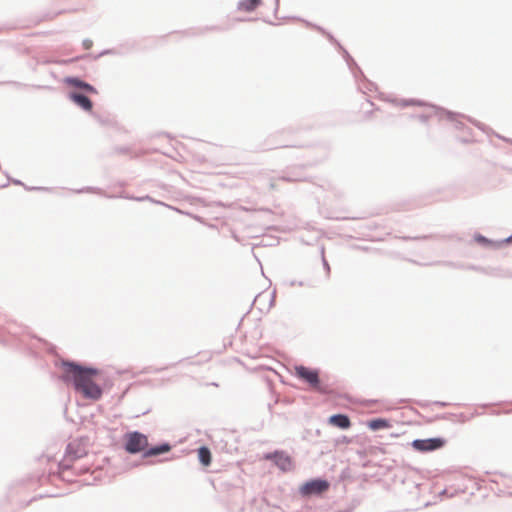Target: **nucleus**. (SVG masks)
<instances>
[{
    "label": "nucleus",
    "mask_w": 512,
    "mask_h": 512,
    "mask_svg": "<svg viewBox=\"0 0 512 512\" xmlns=\"http://www.w3.org/2000/svg\"><path fill=\"white\" fill-rule=\"evenodd\" d=\"M62 378L71 383L77 393L83 398L97 401L102 397L100 386V371L94 368L83 367L74 363H63Z\"/></svg>",
    "instance_id": "nucleus-1"
},
{
    "label": "nucleus",
    "mask_w": 512,
    "mask_h": 512,
    "mask_svg": "<svg viewBox=\"0 0 512 512\" xmlns=\"http://www.w3.org/2000/svg\"><path fill=\"white\" fill-rule=\"evenodd\" d=\"M330 483L323 479H312L299 487V494L302 497L320 496L328 491Z\"/></svg>",
    "instance_id": "nucleus-2"
},
{
    "label": "nucleus",
    "mask_w": 512,
    "mask_h": 512,
    "mask_svg": "<svg viewBox=\"0 0 512 512\" xmlns=\"http://www.w3.org/2000/svg\"><path fill=\"white\" fill-rule=\"evenodd\" d=\"M148 446V439L139 432H132L126 435L125 449L129 453H138L144 451Z\"/></svg>",
    "instance_id": "nucleus-3"
},
{
    "label": "nucleus",
    "mask_w": 512,
    "mask_h": 512,
    "mask_svg": "<svg viewBox=\"0 0 512 512\" xmlns=\"http://www.w3.org/2000/svg\"><path fill=\"white\" fill-rule=\"evenodd\" d=\"M294 373L298 378L307 382L314 389L320 390L317 370L310 369L305 366H296L294 368Z\"/></svg>",
    "instance_id": "nucleus-4"
},
{
    "label": "nucleus",
    "mask_w": 512,
    "mask_h": 512,
    "mask_svg": "<svg viewBox=\"0 0 512 512\" xmlns=\"http://www.w3.org/2000/svg\"><path fill=\"white\" fill-rule=\"evenodd\" d=\"M445 440L442 438L417 439L412 442V447L420 452H428L442 448Z\"/></svg>",
    "instance_id": "nucleus-5"
},
{
    "label": "nucleus",
    "mask_w": 512,
    "mask_h": 512,
    "mask_svg": "<svg viewBox=\"0 0 512 512\" xmlns=\"http://www.w3.org/2000/svg\"><path fill=\"white\" fill-rule=\"evenodd\" d=\"M266 459H273L275 464L282 471H290L293 469L292 458L284 452H275L274 454H268Z\"/></svg>",
    "instance_id": "nucleus-6"
},
{
    "label": "nucleus",
    "mask_w": 512,
    "mask_h": 512,
    "mask_svg": "<svg viewBox=\"0 0 512 512\" xmlns=\"http://www.w3.org/2000/svg\"><path fill=\"white\" fill-rule=\"evenodd\" d=\"M328 423L332 426L341 428V429H348L351 426L350 419L347 415L344 414H336L332 415L328 419Z\"/></svg>",
    "instance_id": "nucleus-7"
},
{
    "label": "nucleus",
    "mask_w": 512,
    "mask_h": 512,
    "mask_svg": "<svg viewBox=\"0 0 512 512\" xmlns=\"http://www.w3.org/2000/svg\"><path fill=\"white\" fill-rule=\"evenodd\" d=\"M70 99L85 111L90 112L93 108L92 101L85 95L79 93H71Z\"/></svg>",
    "instance_id": "nucleus-8"
},
{
    "label": "nucleus",
    "mask_w": 512,
    "mask_h": 512,
    "mask_svg": "<svg viewBox=\"0 0 512 512\" xmlns=\"http://www.w3.org/2000/svg\"><path fill=\"white\" fill-rule=\"evenodd\" d=\"M63 81L65 84H67L69 86L81 88L90 93H94V94L97 93L96 89L93 86H91L89 83H86L76 77H66Z\"/></svg>",
    "instance_id": "nucleus-9"
},
{
    "label": "nucleus",
    "mask_w": 512,
    "mask_h": 512,
    "mask_svg": "<svg viewBox=\"0 0 512 512\" xmlns=\"http://www.w3.org/2000/svg\"><path fill=\"white\" fill-rule=\"evenodd\" d=\"M198 458L204 466H208L211 463V452L207 447H201L198 450Z\"/></svg>",
    "instance_id": "nucleus-10"
},
{
    "label": "nucleus",
    "mask_w": 512,
    "mask_h": 512,
    "mask_svg": "<svg viewBox=\"0 0 512 512\" xmlns=\"http://www.w3.org/2000/svg\"><path fill=\"white\" fill-rule=\"evenodd\" d=\"M260 4V0H243L239 3V9L245 12L253 11Z\"/></svg>",
    "instance_id": "nucleus-11"
},
{
    "label": "nucleus",
    "mask_w": 512,
    "mask_h": 512,
    "mask_svg": "<svg viewBox=\"0 0 512 512\" xmlns=\"http://www.w3.org/2000/svg\"><path fill=\"white\" fill-rule=\"evenodd\" d=\"M367 425L371 430L384 429L390 426L387 420L381 418L370 420Z\"/></svg>",
    "instance_id": "nucleus-12"
},
{
    "label": "nucleus",
    "mask_w": 512,
    "mask_h": 512,
    "mask_svg": "<svg viewBox=\"0 0 512 512\" xmlns=\"http://www.w3.org/2000/svg\"><path fill=\"white\" fill-rule=\"evenodd\" d=\"M169 450H170V446L168 444H162L160 446H157V447L149 449L145 453V455L146 456H155V455H159V454H162V453H166Z\"/></svg>",
    "instance_id": "nucleus-13"
},
{
    "label": "nucleus",
    "mask_w": 512,
    "mask_h": 512,
    "mask_svg": "<svg viewBox=\"0 0 512 512\" xmlns=\"http://www.w3.org/2000/svg\"><path fill=\"white\" fill-rule=\"evenodd\" d=\"M270 187H271L272 189H274V188H275V184H274V183H271V184H270Z\"/></svg>",
    "instance_id": "nucleus-14"
},
{
    "label": "nucleus",
    "mask_w": 512,
    "mask_h": 512,
    "mask_svg": "<svg viewBox=\"0 0 512 512\" xmlns=\"http://www.w3.org/2000/svg\"><path fill=\"white\" fill-rule=\"evenodd\" d=\"M210 359H211V355H208L206 360L209 361Z\"/></svg>",
    "instance_id": "nucleus-15"
}]
</instances>
